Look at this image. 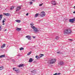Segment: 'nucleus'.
<instances>
[{
	"label": "nucleus",
	"mask_w": 75,
	"mask_h": 75,
	"mask_svg": "<svg viewBox=\"0 0 75 75\" xmlns=\"http://www.w3.org/2000/svg\"><path fill=\"white\" fill-rule=\"evenodd\" d=\"M64 33L65 34H70L72 33V30L71 28H67L64 30Z\"/></svg>",
	"instance_id": "f257e3e1"
},
{
	"label": "nucleus",
	"mask_w": 75,
	"mask_h": 75,
	"mask_svg": "<svg viewBox=\"0 0 75 75\" xmlns=\"http://www.w3.org/2000/svg\"><path fill=\"white\" fill-rule=\"evenodd\" d=\"M30 25H31V27L33 29V31L36 34L37 33H38L39 30L37 29V28L35 27L33 25H32V24H30Z\"/></svg>",
	"instance_id": "f03ea898"
},
{
	"label": "nucleus",
	"mask_w": 75,
	"mask_h": 75,
	"mask_svg": "<svg viewBox=\"0 0 75 75\" xmlns=\"http://www.w3.org/2000/svg\"><path fill=\"white\" fill-rule=\"evenodd\" d=\"M50 64H54L55 62H56V59H51L50 61Z\"/></svg>",
	"instance_id": "7ed1b4c3"
},
{
	"label": "nucleus",
	"mask_w": 75,
	"mask_h": 75,
	"mask_svg": "<svg viewBox=\"0 0 75 75\" xmlns=\"http://www.w3.org/2000/svg\"><path fill=\"white\" fill-rule=\"evenodd\" d=\"M40 16L42 17H44L45 16V12H41V13L40 14Z\"/></svg>",
	"instance_id": "20e7f679"
},
{
	"label": "nucleus",
	"mask_w": 75,
	"mask_h": 75,
	"mask_svg": "<svg viewBox=\"0 0 75 75\" xmlns=\"http://www.w3.org/2000/svg\"><path fill=\"white\" fill-rule=\"evenodd\" d=\"M69 22L70 23H74V21H75V18H74L73 19H70L69 20Z\"/></svg>",
	"instance_id": "39448f33"
},
{
	"label": "nucleus",
	"mask_w": 75,
	"mask_h": 75,
	"mask_svg": "<svg viewBox=\"0 0 75 75\" xmlns=\"http://www.w3.org/2000/svg\"><path fill=\"white\" fill-rule=\"evenodd\" d=\"M21 6H18L17 8L16 9V11H19L21 9Z\"/></svg>",
	"instance_id": "423d86ee"
},
{
	"label": "nucleus",
	"mask_w": 75,
	"mask_h": 75,
	"mask_svg": "<svg viewBox=\"0 0 75 75\" xmlns=\"http://www.w3.org/2000/svg\"><path fill=\"white\" fill-rule=\"evenodd\" d=\"M51 3L53 5H56L57 4V3H56V2L54 1H52Z\"/></svg>",
	"instance_id": "0eeeda50"
},
{
	"label": "nucleus",
	"mask_w": 75,
	"mask_h": 75,
	"mask_svg": "<svg viewBox=\"0 0 75 75\" xmlns=\"http://www.w3.org/2000/svg\"><path fill=\"white\" fill-rule=\"evenodd\" d=\"M26 38H27L28 40H30L31 38V36L30 35H27L26 36Z\"/></svg>",
	"instance_id": "6e6552de"
},
{
	"label": "nucleus",
	"mask_w": 75,
	"mask_h": 75,
	"mask_svg": "<svg viewBox=\"0 0 75 75\" xmlns=\"http://www.w3.org/2000/svg\"><path fill=\"white\" fill-rule=\"evenodd\" d=\"M13 71H16V72H17V71H19V69H17V68H13Z\"/></svg>",
	"instance_id": "1a4fd4ad"
},
{
	"label": "nucleus",
	"mask_w": 75,
	"mask_h": 75,
	"mask_svg": "<svg viewBox=\"0 0 75 75\" xmlns=\"http://www.w3.org/2000/svg\"><path fill=\"white\" fill-rule=\"evenodd\" d=\"M59 64L60 65H64V62H60L59 63Z\"/></svg>",
	"instance_id": "9d476101"
},
{
	"label": "nucleus",
	"mask_w": 75,
	"mask_h": 75,
	"mask_svg": "<svg viewBox=\"0 0 75 75\" xmlns=\"http://www.w3.org/2000/svg\"><path fill=\"white\" fill-rule=\"evenodd\" d=\"M21 28H16V30L18 31H21Z\"/></svg>",
	"instance_id": "9b49d317"
},
{
	"label": "nucleus",
	"mask_w": 75,
	"mask_h": 75,
	"mask_svg": "<svg viewBox=\"0 0 75 75\" xmlns=\"http://www.w3.org/2000/svg\"><path fill=\"white\" fill-rule=\"evenodd\" d=\"M33 59L32 58H30V59L29 60V62H33Z\"/></svg>",
	"instance_id": "f8f14e48"
},
{
	"label": "nucleus",
	"mask_w": 75,
	"mask_h": 75,
	"mask_svg": "<svg viewBox=\"0 0 75 75\" xmlns=\"http://www.w3.org/2000/svg\"><path fill=\"white\" fill-rule=\"evenodd\" d=\"M5 46H6V44H3L2 46H1V48H3L4 47H5Z\"/></svg>",
	"instance_id": "ddd939ff"
},
{
	"label": "nucleus",
	"mask_w": 75,
	"mask_h": 75,
	"mask_svg": "<svg viewBox=\"0 0 75 75\" xmlns=\"http://www.w3.org/2000/svg\"><path fill=\"white\" fill-rule=\"evenodd\" d=\"M5 57V55L4 54L0 56V58H4Z\"/></svg>",
	"instance_id": "4468645a"
},
{
	"label": "nucleus",
	"mask_w": 75,
	"mask_h": 75,
	"mask_svg": "<svg viewBox=\"0 0 75 75\" xmlns=\"http://www.w3.org/2000/svg\"><path fill=\"white\" fill-rule=\"evenodd\" d=\"M4 15H5V16H10V14L9 13H4Z\"/></svg>",
	"instance_id": "2eb2a0df"
},
{
	"label": "nucleus",
	"mask_w": 75,
	"mask_h": 75,
	"mask_svg": "<svg viewBox=\"0 0 75 75\" xmlns=\"http://www.w3.org/2000/svg\"><path fill=\"white\" fill-rule=\"evenodd\" d=\"M2 18H3V15H0V21H1V20Z\"/></svg>",
	"instance_id": "dca6fc26"
},
{
	"label": "nucleus",
	"mask_w": 75,
	"mask_h": 75,
	"mask_svg": "<svg viewBox=\"0 0 75 75\" xmlns=\"http://www.w3.org/2000/svg\"><path fill=\"white\" fill-rule=\"evenodd\" d=\"M35 57L36 58H37V59H40V56H35Z\"/></svg>",
	"instance_id": "f3484780"
},
{
	"label": "nucleus",
	"mask_w": 75,
	"mask_h": 75,
	"mask_svg": "<svg viewBox=\"0 0 75 75\" xmlns=\"http://www.w3.org/2000/svg\"><path fill=\"white\" fill-rule=\"evenodd\" d=\"M23 64H21L19 65L18 66V67H23Z\"/></svg>",
	"instance_id": "a211bd4d"
},
{
	"label": "nucleus",
	"mask_w": 75,
	"mask_h": 75,
	"mask_svg": "<svg viewBox=\"0 0 75 75\" xmlns=\"http://www.w3.org/2000/svg\"><path fill=\"white\" fill-rule=\"evenodd\" d=\"M3 69V66L0 67V71L1 70H2Z\"/></svg>",
	"instance_id": "6ab92c4d"
},
{
	"label": "nucleus",
	"mask_w": 75,
	"mask_h": 75,
	"mask_svg": "<svg viewBox=\"0 0 75 75\" xmlns=\"http://www.w3.org/2000/svg\"><path fill=\"white\" fill-rule=\"evenodd\" d=\"M31 52H31V51H30V52H28V53L27 54V55H30V54H31Z\"/></svg>",
	"instance_id": "aec40b11"
},
{
	"label": "nucleus",
	"mask_w": 75,
	"mask_h": 75,
	"mask_svg": "<svg viewBox=\"0 0 75 75\" xmlns=\"http://www.w3.org/2000/svg\"><path fill=\"white\" fill-rule=\"evenodd\" d=\"M42 56H44V54H41L39 55V57H40L41 58V57H42Z\"/></svg>",
	"instance_id": "412c9836"
},
{
	"label": "nucleus",
	"mask_w": 75,
	"mask_h": 75,
	"mask_svg": "<svg viewBox=\"0 0 75 75\" xmlns=\"http://www.w3.org/2000/svg\"><path fill=\"white\" fill-rule=\"evenodd\" d=\"M16 21L17 23H20L21 21L20 20H16Z\"/></svg>",
	"instance_id": "4be33fe9"
},
{
	"label": "nucleus",
	"mask_w": 75,
	"mask_h": 75,
	"mask_svg": "<svg viewBox=\"0 0 75 75\" xmlns=\"http://www.w3.org/2000/svg\"><path fill=\"white\" fill-rule=\"evenodd\" d=\"M59 37L58 36H56L55 38V39H56V40H58L59 39Z\"/></svg>",
	"instance_id": "5701e85b"
},
{
	"label": "nucleus",
	"mask_w": 75,
	"mask_h": 75,
	"mask_svg": "<svg viewBox=\"0 0 75 75\" xmlns=\"http://www.w3.org/2000/svg\"><path fill=\"white\" fill-rule=\"evenodd\" d=\"M14 7L13 6H12L10 10H13V9H14Z\"/></svg>",
	"instance_id": "b1692460"
},
{
	"label": "nucleus",
	"mask_w": 75,
	"mask_h": 75,
	"mask_svg": "<svg viewBox=\"0 0 75 75\" xmlns=\"http://www.w3.org/2000/svg\"><path fill=\"white\" fill-rule=\"evenodd\" d=\"M6 18H5L4 19L3 21H2V23H4V22H5L6 21Z\"/></svg>",
	"instance_id": "393cba45"
},
{
	"label": "nucleus",
	"mask_w": 75,
	"mask_h": 75,
	"mask_svg": "<svg viewBox=\"0 0 75 75\" xmlns=\"http://www.w3.org/2000/svg\"><path fill=\"white\" fill-rule=\"evenodd\" d=\"M38 14H38V13H36L35 15V17H37V16H38Z\"/></svg>",
	"instance_id": "a878e982"
},
{
	"label": "nucleus",
	"mask_w": 75,
	"mask_h": 75,
	"mask_svg": "<svg viewBox=\"0 0 75 75\" xmlns=\"http://www.w3.org/2000/svg\"><path fill=\"white\" fill-rule=\"evenodd\" d=\"M57 53L59 54H61V52H57Z\"/></svg>",
	"instance_id": "bb28decb"
},
{
	"label": "nucleus",
	"mask_w": 75,
	"mask_h": 75,
	"mask_svg": "<svg viewBox=\"0 0 75 75\" xmlns=\"http://www.w3.org/2000/svg\"><path fill=\"white\" fill-rule=\"evenodd\" d=\"M24 50L23 47H21L20 48V50Z\"/></svg>",
	"instance_id": "cd10ccee"
},
{
	"label": "nucleus",
	"mask_w": 75,
	"mask_h": 75,
	"mask_svg": "<svg viewBox=\"0 0 75 75\" xmlns=\"http://www.w3.org/2000/svg\"><path fill=\"white\" fill-rule=\"evenodd\" d=\"M30 4H31L32 5V4H33V2H30Z\"/></svg>",
	"instance_id": "c85d7f7f"
},
{
	"label": "nucleus",
	"mask_w": 75,
	"mask_h": 75,
	"mask_svg": "<svg viewBox=\"0 0 75 75\" xmlns=\"http://www.w3.org/2000/svg\"><path fill=\"white\" fill-rule=\"evenodd\" d=\"M69 41H73V40L72 39H69Z\"/></svg>",
	"instance_id": "c756f323"
},
{
	"label": "nucleus",
	"mask_w": 75,
	"mask_h": 75,
	"mask_svg": "<svg viewBox=\"0 0 75 75\" xmlns=\"http://www.w3.org/2000/svg\"><path fill=\"white\" fill-rule=\"evenodd\" d=\"M33 38H35V37L34 36H32Z\"/></svg>",
	"instance_id": "7c9ffc66"
},
{
	"label": "nucleus",
	"mask_w": 75,
	"mask_h": 75,
	"mask_svg": "<svg viewBox=\"0 0 75 75\" xmlns=\"http://www.w3.org/2000/svg\"><path fill=\"white\" fill-rule=\"evenodd\" d=\"M61 74V73H57V75H59Z\"/></svg>",
	"instance_id": "2f4dec72"
},
{
	"label": "nucleus",
	"mask_w": 75,
	"mask_h": 75,
	"mask_svg": "<svg viewBox=\"0 0 75 75\" xmlns=\"http://www.w3.org/2000/svg\"><path fill=\"white\" fill-rule=\"evenodd\" d=\"M42 4H39V6H42Z\"/></svg>",
	"instance_id": "473e14b6"
},
{
	"label": "nucleus",
	"mask_w": 75,
	"mask_h": 75,
	"mask_svg": "<svg viewBox=\"0 0 75 75\" xmlns=\"http://www.w3.org/2000/svg\"><path fill=\"white\" fill-rule=\"evenodd\" d=\"M53 75H57V73H56L55 74H54Z\"/></svg>",
	"instance_id": "72a5a7b5"
},
{
	"label": "nucleus",
	"mask_w": 75,
	"mask_h": 75,
	"mask_svg": "<svg viewBox=\"0 0 75 75\" xmlns=\"http://www.w3.org/2000/svg\"><path fill=\"white\" fill-rule=\"evenodd\" d=\"M26 16H28V13H27L26 14Z\"/></svg>",
	"instance_id": "f704fd0d"
},
{
	"label": "nucleus",
	"mask_w": 75,
	"mask_h": 75,
	"mask_svg": "<svg viewBox=\"0 0 75 75\" xmlns=\"http://www.w3.org/2000/svg\"><path fill=\"white\" fill-rule=\"evenodd\" d=\"M12 61L13 62H15V60H12Z\"/></svg>",
	"instance_id": "c9c22d12"
},
{
	"label": "nucleus",
	"mask_w": 75,
	"mask_h": 75,
	"mask_svg": "<svg viewBox=\"0 0 75 75\" xmlns=\"http://www.w3.org/2000/svg\"><path fill=\"white\" fill-rule=\"evenodd\" d=\"M16 73H19V71H16Z\"/></svg>",
	"instance_id": "e433bc0d"
},
{
	"label": "nucleus",
	"mask_w": 75,
	"mask_h": 75,
	"mask_svg": "<svg viewBox=\"0 0 75 75\" xmlns=\"http://www.w3.org/2000/svg\"><path fill=\"white\" fill-rule=\"evenodd\" d=\"M1 27H0V31H1Z\"/></svg>",
	"instance_id": "4c0bfd02"
},
{
	"label": "nucleus",
	"mask_w": 75,
	"mask_h": 75,
	"mask_svg": "<svg viewBox=\"0 0 75 75\" xmlns=\"http://www.w3.org/2000/svg\"><path fill=\"white\" fill-rule=\"evenodd\" d=\"M18 57H20V54H18Z\"/></svg>",
	"instance_id": "58836bf2"
},
{
	"label": "nucleus",
	"mask_w": 75,
	"mask_h": 75,
	"mask_svg": "<svg viewBox=\"0 0 75 75\" xmlns=\"http://www.w3.org/2000/svg\"><path fill=\"white\" fill-rule=\"evenodd\" d=\"M32 1H35V0H32Z\"/></svg>",
	"instance_id": "ea45409f"
},
{
	"label": "nucleus",
	"mask_w": 75,
	"mask_h": 75,
	"mask_svg": "<svg viewBox=\"0 0 75 75\" xmlns=\"http://www.w3.org/2000/svg\"><path fill=\"white\" fill-rule=\"evenodd\" d=\"M4 31H7V29H6Z\"/></svg>",
	"instance_id": "a19ab883"
},
{
	"label": "nucleus",
	"mask_w": 75,
	"mask_h": 75,
	"mask_svg": "<svg viewBox=\"0 0 75 75\" xmlns=\"http://www.w3.org/2000/svg\"><path fill=\"white\" fill-rule=\"evenodd\" d=\"M73 13H74V14H75V11H74V12H73Z\"/></svg>",
	"instance_id": "79ce46f5"
},
{
	"label": "nucleus",
	"mask_w": 75,
	"mask_h": 75,
	"mask_svg": "<svg viewBox=\"0 0 75 75\" xmlns=\"http://www.w3.org/2000/svg\"><path fill=\"white\" fill-rule=\"evenodd\" d=\"M74 8H75V6L74 7Z\"/></svg>",
	"instance_id": "37998d69"
},
{
	"label": "nucleus",
	"mask_w": 75,
	"mask_h": 75,
	"mask_svg": "<svg viewBox=\"0 0 75 75\" xmlns=\"http://www.w3.org/2000/svg\"><path fill=\"white\" fill-rule=\"evenodd\" d=\"M3 23V25H4V23Z\"/></svg>",
	"instance_id": "c03bdc74"
},
{
	"label": "nucleus",
	"mask_w": 75,
	"mask_h": 75,
	"mask_svg": "<svg viewBox=\"0 0 75 75\" xmlns=\"http://www.w3.org/2000/svg\"><path fill=\"white\" fill-rule=\"evenodd\" d=\"M31 72H33V71H31Z\"/></svg>",
	"instance_id": "a18cd8bd"
},
{
	"label": "nucleus",
	"mask_w": 75,
	"mask_h": 75,
	"mask_svg": "<svg viewBox=\"0 0 75 75\" xmlns=\"http://www.w3.org/2000/svg\"><path fill=\"white\" fill-rule=\"evenodd\" d=\"M0 27H1V26H0Z\"/></svg>",
	"instance_id": "49530a36"
}]
</instances>
